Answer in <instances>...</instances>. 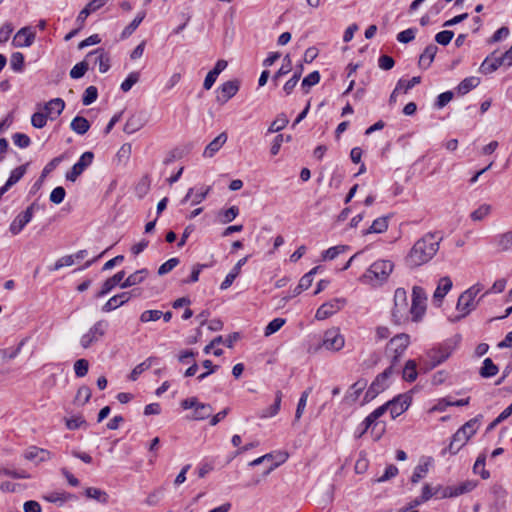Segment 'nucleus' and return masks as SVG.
Here are the masks:
<instances>
[{"label": "nucleus", "instance_id": "f257e3e1", "mask_svg": "<svg viewBox=\"0 0 512 512\" xmlns=\"http://www.w3.org/2000/svg\"><path fill=\"white\" fill-rule=\"evenodd\" d=\"M441 241L442 236L438 233L428 232L423 235L406 255V266L414 269L428 263L438 252Z\"/></svg>", "mask_w": 512, "mask_h": 512}, {"label": "nucleus", "instance_id": "f03ea898", "mask_svg": "<svg viewBox=\"0 0 512 512\" xmlns=\"http://www.w3.org/2000/svg\"><path fill=\"white\" fill-rule=\"evenodd\" d=\"M477 429V418L467 421L455 432V434L452 436L448 448L444 449L442 454L444 455L446 452H449L451 455H455L458 453L460 449L465 446L469 439L476 433Z\"/></svg>", "mask_w": 512, "mask_h": 512}, {"label": "nucleus", "instance_id": "7ed1b4c3", "mask_svg": "<svg viewBox=\"0 0 512 512\" xmlns=\"http://www.w3.org/2000/svg\"><path fill=\"white\" fill-rule=\"evenodd\" d=\"M452 351L453 347L448 343L441 344L438 347L428 350L425 355L420 358V370L425 373L429 372L436 366L445 362L452 354Z\"/></svg>", "mask_w": 512, "mask_h": 512}, {"label": "nucleus", "instance_id": "20e7f679", "mask_svg": "<svg viewBox=\"0 0 512 512\" xmlns=\"http://www.w3.org/2000/svg\"><path fill=\"white\" fill-rule=\"evenodd\" d=\"M410 343V337L408 334L401 333L394 336L386 346V356L390 360V366L394 370V367L400 362L403 357L408 345Z\"/></svg>", "mask_w": 512, "mask_h": 512}, {"label": "nucleus", "instance_id": "39448f33", "mask_svg": "<svg viewBox=\"0 0 512 512\" xmlns=\"http://www.w3.org/2000/svg\"><path fill=\"white\" fill-rule=\"evenodd\" d=\"M410 315L407 292L404 288H397L394 293V307L392 318L395 324L407 321Z\"/></svg>", "mask_w": 512, "mask_h": 512}, {"label": "nucleus", "instance_id": "423d86ee", "mask_svg": "<svg viewBox=\"0 0 512 512\" xmlns=\"http://www.w3.org/2000/svg\"><path fill=\"white\" fill-rule=\"evenodd\" d=\"M482 289L483 285L478 283L468 288L459 296L456 309L461 312V317L467 316L476 308L477 302L475 301V297Z\"/></svg>", "mask_w": 512, "mask_h": 512}, {"label": "nucleus", "instance_id": "0eeeda50", "mask_svg": "<svg viewBox=\"0 0 512 512\" xmlns=\"http://www.w3.org/2000/svg\"><path fill=\"white\" fill-rule=\"evenodd\" d=\"M108 327L109 323L104 319L95 322L94 325L81 336L80 345L82 348L87 349L93 344L97 343L102 337L105 336Z\"/></svg>", "mask_w": 512, "mask_h": 512}, {"label": "nucleus", "instance_id": "6e6552de", "mask_svg": "<svg viewBox=\"0 0 512 512\" xmlns=\"http://www.w3.org/2000/svg\"><path fill=\"white\" fill-rule=\"evenodd\" d=\"M426 293L420 286H414L412 289V303L410 306V315L412 320L419 321L426 311Z\"/></svg>", "mask_w": 512, "mask_h": 512}, {"label": "nucleus", "instance_id": "1a4fd4ad", "mask_svg": "<svg viewBox=\"0 0 512 512\" xmlns=\"http://www.w3.org/2000/svg\"><path fill=\"white\" fill-rule=\"evenodd\" d=\"M345 344V339L339 328H331L325 331L322 346L330 351H340Z\"/></svg>", "mask_w": 512, "mask_h": 512}, {"label": "nucleus", "instance_id": "9d476101", "mask_svg": "<svg viewBox=\"0 0 512 512\" xmlns=\"http://www.w3.org/2000/svg\"><path fill=\"white\" fill-rule=\"evenodd\" d=\"M346 304V300L344 298H335L330 300L324 304H322L316 311L315 318L317 320H325L338 311H340L344 305Z\"/></svg>", "mask_w": 512, "mask_h": 512}, {"label": "nucleus", "instance_id": "9b49d317", "mask_svg": "<svg viewBox=\"0 0 512 512\" xmlns=\"http://www.w3.org/2000/svg\"><path fill=\"white\" fill-rule=\"evenodd\" d=\"M35 208H38L37 203H32L27 209L18 214L10 224L9 230L13 235L19 234L23 228L31 221Z\"/></svg>", "mask_w": 512, "mask_h": 512}, {"label": "nucleus", "instance_id": "f8f14e48", "mask_svg": "<svg viewBox=\"0 0 512 512\" xmlns=\"http://www.w3.org/2000/svg\"><path fill=\"white\" fill-rule=\"evenodd\" d=\"M93 158L94 154L92 152H84L78 162L73 165L69 172H67L66 179L68 181L75 182L83 171L92 164Z\"/></svg>", "mask_w": 512, "mask_h": 512}, {"label": "nucleus", "instance_id": "ddd939ff", "mask_svg": "<svg viewBox=\"0 0 512 512\" xmlns=\"http://www.w3.org/2000/svg\"><path fill=\"white\" fill-rule=\"evenodd\" d=\"M88 62H92L93 65L99 66V71L105 73L110 68V56L103 48H97L87 55Z\"/></svg>", "mask_w": 512, "mask_h": 512}, {"label": "nucleus", "instance_id": "4468645a", "mask_svg": "<svg viewBox=\"0 0 512 512\" xmlns=\"http://www.w3.org/2000/svg\"><path fill=\"white\" fill-rule=\"evenodd\" d=\"M393 263L389 260H378L374 262L368 269V274L376 279H386L393 270Z\"/></svg>", "mask_w": 512, "mask_h": 512}, {"label": "nucleus", "instance_id": "2eb2a0df", "mask_svg": "<svg viewBox=\"0 0 512 512\" xmlns=\"http://www.w3.org/2000/svg\"><path fill=\"white\" fill-rule=\"evenodd\" d=\"M477 486V482L466 480L457 486L445 487V493L441 495V499L453 498L471 492Z\"/></svg>", "mask_w": 512, "mask_h": 512}, {"label": "nucleus", "instance_id": "dca6fc26", "mask_svg": "<svg viewBox=\"0 0 512 512\" xmlns=\"http://www.w3.org/2000/svg\"><path fill=\"white\" fill-rule=\"evenodd\" d=\"M23 457L28 461H34L36 464H38L51 460L53 455L49 450L44 448L30 446L25 450Z\"/></svg>", "mask_w": 512, "mask_h": 512}, {"label": "nucleus", "instance_id": "f3484780", "mask_svg": "<svg viewBox=\"0 0 512 512\" xmlns=\"http://www.w3.org/2000/svg\"><path fill=\"white\" fill-rule=\"evenodd\" d=\"M240 82L238 80H231L223 83L219 88L217 101L219 103H226L230 100L239 90Z\"/></svg>", "mask_w": 512, "mask_h": 512}, {"label": "nucleus", "instance_id": "a211bd4d", "mask_svg": "<svg viewBox=\"0 0 512 512\" xmlns=\"http://www.w3.org/2000/svg\"><path fill=\"white\" fill-rule=\"evenodd\" d=\"M35 40V32L32 31L31 27L21 28L13 39V44L16 47H29Z\"/></svg>", "mask_w": 512, "mask_h": 512}, {"label": "nucleus", "instance_id": "6ab92c4d", "mask_svg": "<svg viewBox=\"0 0 512 512\" xmlns=\"http://www.w3.org/2000/svg\"><path fill=\"white\" fill-rule=\"evenodd\" d=\"M125 274H126L125 271L121 270V271L117 272L116 274H114L112 277L105 280L100 291L96 294V297L101 298V297L105 296L106 294H108L117 285L120 286V284L124 281Z\"/></svg>", "mask_w": 512, "mask_h": 512}, {"label": "nucleus", "instance_id": "aec40b11", "mask_svg": "<svg viewBox=\"0 0 512 512\" xmlns=\"http://www.w3.org/2000/svg\"><path fill=\"white\" fill-rule=\"evenodd\" d=\"M133 291L131 292H122L120 294L112 296L102 307V311L110 312L112 310L117 309L120 306H123L127 303L132 297Z\"/></svg>", "mask_w": 512, "mask_h": 512}, {"label": "nucleus", "instance_id": "412c9836", "mask_svg": "<svg viewBox=\"0 0 512 512\" xmlns=\"http://www.w3.org/2000/svg\"><path fill=\"white\" fill-rule=\"evenodd\" d=\"M452 285V280L448 276L442 277L439 280L438 286L433 294V301L437 306L441 305L444 297L451 290Z\"/></svg>", "mask_w": 512, "mask_h": 512}, {"label": "nucleus", "instance_id": "4be33fe9", "mask_svg": "<svg viewBox=\"0 0 512 512\" xmlns=\"http://www.w3.org/2000/svg\"><path fill=\"white\" fill-rule=\"evenodd\" d=\"M65 102L61 98H54L44 104L45 114L51 120L56 119L64 110Z\"/></svg>", "mask_w": 512, "mask_h": 512}, {"label": "nucleus", "instance_id": "5701e85b", "mask_svg": "<svg viewBox=\"0 0 512 512\" xmlns=\"http://www.w3.org/2000/svg\"><path fill=\"white\" fill-rule=\"evenodd\" d=\"M386 404L393 419L404 413L409 406L407 399L402 396H398L393 400L388 401Z\"/></svg>", "mask_w": 512, "mask_h": 512}, {"label": "nucleus", "instance_id": "b1692460", "mask_svg": "<svg viewBox=\"0 0 512 512\" xmlns=\"http://www.w3.org/2000/svg\"><path fill=\"white\" fill-rule=\"evenodd\" d=\"M227 134L225 132L220 133L217 137H215L205 148L203 152V156L205 158H211L213 157L220 149L221 147L226 143L227 141Z\"/></svg>", "mask_w": 512, "mask_h": 512}, {"label": "nucleus", "instance_id": "393cba45", "mask_svg": "<svg viewBox=\"0 0 512 512\" xmlns=\"http://www.w3.org/2000/svg\"><path fill=\"white\" fill-rule=\"evenodd\" d=\"M388 410L387 404L378 407L372 413H370L362 422L363 429L359 433L358 437H361L373 424L377 425L376 420L380 418Z\"/></svg>", "mask_w": 512, "mask_h": 512}, {"label": "nucleus", "instance_id": "a878e982", "mask_svg": "<svg viewBox=\"0 0 512 512\" xmlns=\"http://www.w3.org/2000/svg\"><path fill=\"white\" fill-rule=\"evenodd\" d=\"M158 361L159 359L155 356L148 357L143 362H141L140 364L133 368L129 375V379L131 381H136L142 373L150 369L154 364L158 363Z\"/></svg>", "mask_w": 512, "mask_h": 512}, {"label": "nucleus", "instance_id": "bb28decb", "mask_svg": "<svg viewBox=\"0 0 512 512\" xmlns=\"http://www.w3.org/2000/svg\"><path fill=\"white\" fill-rule=\"evenodd\" d=\"M503 64V59H501V57H495L493 53L491 56L486 57L482 62L480 72L483 74H490Z\"/></svg>", "mask_w": 512, "mask_h": 512}, {"label": "nucleus", "instance_id": "cd10ccee", "mask_svg": "<svg viewBox=\"0 0 512 512\" xmlns=\"http://www.w3.org/2000/svg\"><path fill=\"white\" fill-rule=\"evenodd\" d=\"M148 275L146 268L140 269L129 275L121 284L120 288H128L137 284L142 283Z\"/></svg>", "mask_w": 512, "mask_h": 512}, {"label": "nucleus", "instance_id": "c85d7f7f", "mask_svg": "<svg viewBox=\"0 0 512 512\" xmlns=\"http://www.w3.org/2000/svg\"><path fill=\"white\" fill-rule=\"evenodd\" d=\"M438 51V47L435 44L428 45L419 58V66L423 69L430 67L433 62L435 55Z\"/></svg>", "mask_w": 512, "mask_h": 512}, {"label": "nucleus", "instance_id": "c756f323", "mask_svg": "<svg viewBox=\"0 0 512 512\" xmlns=\"http://www.w3.org/2000/svg\"><path fill=\"white\" fill-rule=\"evenodd\" d=\"M366 381L359 380L351 385L349 391L346 393L344 400L347 403H354L359 398L360 394L366 388Z\"/></svg>", "mask_w": 512, "mask_h": 512}, {"label": "nucleus", "instance_id": "7c9ffc66", "mask_svg": "<svg viewBox=\"0 0 512 512\" xmlns=\"http://www.w3.org/2000/svg\"><path fill=\"white\" fill-rule=\"evenodd\" d=\"M210 190H211V187L208 186L205 189H202L200 192L193 194L194 189L190 188L188 190L187 194L185 195V197L182 199L181 203L184 204V203L188 202L189 199L192 198V201H191L192 205L200 204L207 197Z\"/></svg>", "mask_w": 512, "mask_h": 512}, {"label": "nucleus", "instance_id": "2f4dec72", "mask_svg": "<svg viewBox=\"0 0 512 512\" xmlns=\"http://www.w3.org/2000/svg\"><path fill=\"white\" fill-rule=\"evenodd\" d=\"M282 401V392L277 391L275 394L274 403L266 409H263L259 414L260 418H271L278 414Z\"/></svg>", "mask_w": 512, "mask_h": 512}, {"label": "nucleus", "instance_id": "473e14b6", "mask_svg": "<svg viewBox=\"0 0 512 512\" xmlns=\"http://www.w3.org/2000/svg\"><path fill=\"white\" fill-rule=\"evenodd\" d=\"M144 126V120L140 115L130 116L123 128V131L127 134H133L140 130Z\"/></svg>", "mask_w": 512, "mask_h": 512}, {"label": "nucleus", "instance_id": "72a5a7b5", "mask_svg": "<svg viewBox=\"0 0 512 512\" xmlns=\"http://www.w3.org/2000/svg\"><path fill=\"white\" fill-rule=\"evenodd\" d=\"M394 373L392 367L386 368L382 373H380L376 379L372 382L371 386H373L376 391L379 393L382 392L386 388L387 379Z\"/></svg>", "mask_w": 512, "mask_h": 512}, {"label": "nucleus", "instance_id": "f704fd0d", "mask_svg": "<svg viewBox=\"0 0 512 512\" xmlns=\"http://www.w3.org/2000/svg\"><path fill=\"white\" fill-rule=\"evenodd\" d=\"M70 127L75 133L83 135L90 129V123L85 117L76 116L71 121Z\"/></svg>", "mask_w": 512, "mask_h": 512}, {"label": "nucleus", "instance_id": "c9c22d12", "mask_svg": "<svg viewBox=\"0 0 512 512\" xmlns=\"http://www.w3.org/2000/svg\"><path fill=\"white\" fill-rule=\"evenodd\" d=\"M417 363L415 360H408L403 368V379L407 382H414L417 379Z\"/></svg>", "mask_w": 512, "mask_h": 512}, {"label": "nucleus", "instance_id": "e433bc0d", "mask_svg": "<svg viewBox=\"0 0 512 512\" xmlns=\"http://www.w3.org/2000/svg\"><path fill=\"white\" fill-rule=\"evenodd\" d=\"M213 408L210 404L199 403L194 409L191 419L193 420H204L211 416Z\"/></svg>", "mask_w": 512, "mask_h": 512}, {"label": "nucleus", "instance_id": "4c0bfd02", "mask_svg": "<svg viewBox=\"0 0 512 512\" xmlns=\"http://www.w3.org/2000/svg\"><path fill=\"white\" fill-rule=\"evenodd\" d=\"M388 228V221L386 217H380L373 221L372 225L365 231H363V235H367L370 233H383Z\"/></svg>", "mask_w": 512, "mask_h": 512}, {"label": "nucleus", "instance_id": "58836bf2", "mask_svg": "<svg viewBox=\"0 0 512 512\" xmlns=\"http://www.w3.org/2000/svg\"><path fill=\"white\" fill-rule=\"evenodd\" d=\"M485 461H486V455L484 453L480 454L473 466V472L475 474H479L482 479L486 480L490 477V472L485 469Z\"/></svg>", "mask_w": 512, "mask_h": 512}, {"label": "nucleus", "instance_id": "ea45409f", "mask_svg": "<svg viewBox=\"0 0 512 512\" xmlns=\"http://www.w3.org/2000/svg\"><path fill=\"white\" fill-rule=\"evenodd\" d=\"M498 366L493 363L490 358H486L483 361V366L480 368V375L483 378H490L498 373Z\"/></svg>", "mask_w": 512, "mask_h": 512}, {"label": "nucleus", "instance_id": "a19ab883", "mask_svg": "<svg viewBox=\"0 0 512 512\" xmlns=\"http://www.w3.org/2000/svg\"><path fill=\"white\" fill-rule=\"evenodd\" d=\"M479 83L480 80L477 77L465 78L460 82V84L457 87L458 93L462 95L467 94L470 90L477 87Z\"/></svg>", "mask_w": 512, "mask_h": 512}, {"label": "nucleus", "instance_id": "79ce46f5", "mask_svg": "<svg viewBox=\"0 0 512 512\" xmlns=\"http://www.w3.org/2000/svg\"><path fill=\"white\" fill-rule=\"evenodd\" d=\"M311 391H312V388L309 387L305 391L302 392L300 399L298 401V404H297L294 421H299L300 418L302 417Z\"/></svg>", "mask_w": 512, "mask_h": 512}, {"label": "nucleus", "instance_id": "37998d69", "mask_svg": "<svg viewBox=\"0 0 512 512\" xmlns=\"http://www.w3.org/2000/svg\"><path fill=\"white\" fill-rule=\"evenodd\" d=\"M89 69V62L87 60V56L85 59L79 63H77L71 70H70V77L72 79H79L85 75L87 70Z\"/></svg>", "mask_w": 512, "mask_h": 512}, {"label": "nucleus", "instance_id": "c03bdc74", "mask_svg": "<svg viewBox=\"0 0 512 512\" xmlns=\"http://www.w3.org/2000/svg\"><path fill=\"white\" fill-rule=\"evenodd\" d=\"M26 172V165H21L17 168H15L8 178L7 182L5 183L4 187L8 190L11 186L16 184L25 174Z\"/></svg>", "mask_w": 512, "mask_h": 512}, {"label": "nucleus", "instance_id": "a18cd8bd", "mask_svg": "<svg viewBox=\"0 0 512 512\" xmlns=\"http://www.w3.org/2000/svg\"><path fill=\"white\" fill-rule=\"evenodd\" d=\"M85 494L88 498H93L101 503H107L108 502V494L100 490L98 488L89 487L85 490Z\"/></svg>", "mask_w": 512, "mask_h": 512}, {"label": "nucleus", "instance_id": "49530a36", "mask_svg": "<svg viewBox=\"0 0 512 512\" xmlns=\"http://www.w3.org/2000/svg\"><path fill=\"white\" fill-rule=\"evenodd\" d=\"M91 394V389L88 386L83 385L79 387L76 393L75 402L79 405H84L90 400Z\"/></svg>", "mask_w": 512, "mask_h": 512}, {"label": "nucleus", "instance_id": "de8ad7c7", "mask_svg": "<svg viewBox=\"0 0 512 512\" xmlns=\"http://www.w3.org/2000/svg\"><path fill=\"white\" fill-rule=\"evenodd\" d=\"M288 123H289L288 118L284 114H281L271 123V125L268 128V132L269 133L279 132L282 129H284Z\"/></svg>", "mask_w": 512, "mask_h": 512}, {"label": "nucleus", "instance_id": "09e8293b", "mask_svg": "<svg viewBox=\"0 0 512 512\" xmlns=\"http://www.w3.org/2000/svg\"><path fill=\"white\" fill-rule=\"evenodd\" d=\"M348 250V246L346 245H338L334 247H330L326 251L323 252L322 258L323 260H333L335 259L339 254L345 252Z\"/></svg>", "mask_w": 512, "mask_h": 512}, {"label": "nucleus", "instance_id": "8fccbe9b", "mask_svg": "<svg viewBox=\"0 0 512 512\" xmlns=\"http://www.w3.org/2000/svg\"><path fill=\"white\" fill-rule=\"evenodd\" d=\"M98 97V90L95 86H89L84 91L82 103L85 106L92 104Z\"/></svg>", "mask_w": 512, "mask_h": 512}, {"label": "nucleus", "instance_id": "3c124183", "mask_svg": "<svg viewBox=\"0 0 512 512\" xmlns=\"http://www.w3.org/2000/svg\"><path fill=\"white\" fill-rule=\"evenodd\" d=\"M10 66L16 72H21L24 67V55L20 52H15L11 55Z\"/></svg>", "mask_w": 512, "mask_h": 512}, {"label": "nucleus", "instance_id": "603ef678", "mask_svg": "<svg viewBox=\"0 0 512 512\" xmlns=\"http://www.w3.org/2000/svg\"><path fill=\"white\" fill-rule=\"evenodd\" d=\"M428 466H429L428 463H424V464H420V465L416 466L414 469L413 475L411 477V482L415 484V483H418L422 478H424L428 473V470H429Z\"/></svg>", "mask_w": 512, "mask_h": 512}, {"label": "nucleus", "instance_id": "864d4df0", "mask_svg": "<svg viewBox=\"0 0 512 512\" xmlns=\"http://www.w3.org/2000/svg\"><path fill=\"white\" fill-rule=\"evenodd\" d=\"M163 315L160 310H146L140 315V321L142 323H148L159 320Z\"/></svg>", "mask_w": 512, "mask_h": 512}, {"label": "nucleus", "instance_id": "5fc2aeb1", "mask_svg": "<svg viewBox=\"0 0 512 512\" xmlns=\"http://www.w3.org/2000/svg\"><path fill=\"white\" fill-rule=\"evenodd\" d=\"M320 81V73L318 71H313L309 75H307L302 81V88L306 89L308 92L309 88L318 84Z\"/></svg>", "mask_w": 512, "mask_h": 512}, {"label": "nucleus", "instance_id": "6e6d98bb", "mask_svg": "<svg viewBox=\"0 0 512 512\" xmlns=\"http://www.w3.org/2000/svg\"><path fill=\"white\" fill-rule=\"evenodd\" d=\"M140 74L139 72H131L127 78L121 83V90L123 92H128L134 84L139 81Z\"/></svg>", "mask_w": 512, "mask_h": 512}, {"label": "nucleus", "instance_id": "4d7b16f0", "mask_svg": "<svg viewBox=\"0 0 512 512\" xmlns=\"http://www.w3.org/2000/svg\"><path fill=\"white\" fill-rule=\"evenodd\" d=\"M66 426L69 430H76L82 427L87 428L88 424L82 416H76L67 419Z\"/></svg>", "mask_w": 512, "mask_h": 512}, {"label": "nucleus", "instance_id": "13d9d810", "mask_svg": "<svg viewBox=\"0 0 512 512\" xmlns=\"http://www.w3.org/2000/svg\"><path fill=\"white\" fill-rule=\"evenodd\" d=\"M89 370V362L86 359H78L74 363V371L77 377H84Z\"/></svg>", "mask_w": 512, "mask_h": 512}, {"label": "nucleus", "instance_id": "bf43d9fd", "mask_svg": "<svg viewBox=\"0 0 512 512\" xmlns=\"http://www.w3.org/2000/svg\"><path fill=\"white\" fill-rule=\"evenodd\" d=\"M239 214V209L237 206H232L228 208L227 210H224L220 213L221 222L222 223H229L233 221Z\"/></svg>", "mask_w": 512, "mask_h": 512}, {"label": "nucleus", "instance_id": "052dcab7", "mask_svg": "<svg viewBox=\"0 0 512 512\" xmlns=\"http://www.w3.org/2000/svg\"><path fill=\"white\" fill-rule=\"evenodd\" d=\"M285 324V319L275 318L265 328V336H270L277 332Z\"/></svg>", "mask_w": 512, "mask_h": 512}, {"label": "nucleus", "instance_id": "680f3d73", "mask_svg": "<svg viewBox=\"0 0 512 512\" xmlns=\"http://www.w3.org/2000/svg\"><path fill=\"white\" fill-rule=\"evenodd\" d=\"M144 17H145L144 14L137 15L132 20V22L127 27H125V29L122 32V37L130 36L137 29V27L140 25V23L143 21Z\"/></svg>", "mask_w": 512, "mask_h": 512}, {"label": "nucleus", "instance_id": "e2e57ef3", "mask_svg": "<svg viewBox=\"0 0 512 512\" xmlns=\"http://www.w3.org/2000/svg\"><path fill=\"white\" fill-rule=\"evenodd\" d=\"M47 115L43 112H35L31 117V124L37 129L43 128L47 123Z\"/></svg>", "mask_w": 512, "mask_h": 512}, {"label": "nucleus", "instance_id": "0e129e2a", "mask_svg": "<svg viewBox=\"0 0 512 512\" xmlns=\"http://www.w3.org/2000/svg\"><path fill=\"white\" fill-rule=\"evenodd\" d=\"M179 264L178 258H170L164 262L158 269V275L163 276L172 271Z\"/></svg>", "mask_w": 512, "mask_h": 512}, {"label": "nucleus", "instance_id": "69168bd1", "mask_svg": "<svg viewBox=\"0 0 512 512\" xmlns=\"http://www.w3.org/2000/svg\"><path fill=\"white\" fill-rule=\"evenodd\" d=\"M454 36V32L451 30H443L436 34L435 41L443 46L448 45Z\"/></svg>", "mask_w": 512, "mask_h": 512}, {"label": "nucleus", "instance_id": "338daca9", "mask_svg": "<svg viewBox=\"0 0 512 512\" xmlns=\"http://www.w3.org/2000/svg\"><path fill=\"white\" fill-rule=\"evenodd\" d=\"M490 211H491V206L488 204H483L471 213V218L474 221H480V220L484 219L490 213Z\"/></svg>", "mask_w": 512, "mask_h": 512}, {"label": "nucleus", "instance_id": "774afa93", "mask_svg": "<svg viewBox=\"0 0 512 512\" xmlns=\"http://www.w3.org/2000/svg\"><path fill=\"white\" fill-rule=\"evenodd\" d=\"M66 192L62 186H58L50 193V201L54 204H60L65 198Z\"/></svg>", "mask_w": 512, "mask_h": 512}]
</instances>
